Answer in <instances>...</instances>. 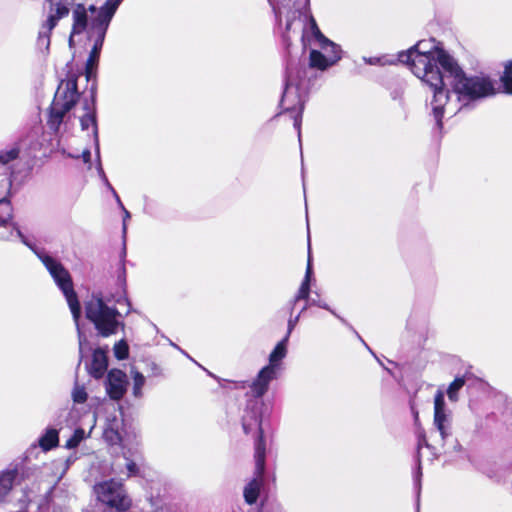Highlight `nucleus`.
Masks as SVG:
<instances>
[{"mask_svg":"<svg viewBox=\"0 0 512 512\" xmlns=\"http://www.w3.org/2000/svg\"><path fill=\"white\" fill-rule=\"evenodd\" d=\"M366 63L370 64V65H384L386 64L387 62L386 61H383L382 58H378V57H373V58H365L364 59Z\"/></svg>","mask_w":512,"mask_h":512,"instance_id":"obj_33","label":"nucleus"},{"mask_svg":"<svg viewBox=\"0 0 512 512\" xmlns=\"http://www.w3.org/2000/svg\"><path fill=\"white\" fill-rule=\"evenodd\" d=\"M14 238H20L21 241L29 246L32 251H35V248L32 247L22 235L21 231L16 227V225L12 222V215L10 219L5 224L0 223V239L1 240H13Z\"/></svg>","mask_w":512,"mask_h":512,"instance_id":"obj_17","label":"nucleus"},{"mask_svg":"<svg viewBox=\"0 0 512 512\" xmlns=\"http://www.w3.org/2000/svg\"><path fill=\"white\" fill-rule=\"evenodd\" d=\"M278 372L264 366L257 374L250 385L251 392L255 399L248 402L243 415L242 425L245 433L257 432L263 435L261 429L263 401L261 397L268 391L271 381L277 378Z\"/></svg>","mask_w":512,"mask_h":512,"instance_id":"obj_7","label":"nucleus"},{"mask_svg":"<svg viewBox=\"0 0 512 512\" xmlns=\"http://www.w3.org/2000/svg\"><path fill=\"white\" fill-rule=\"evenodd\" d=\"M59 436L56 429H47L45 434L39 439V445L43 450H49L58 445Z\"/></svg>","mask_w":512,"mask_h":512,"instance_id":"obj_19","label":"nucleus"},{"mask_svg":"<svg viewBox=\"0 0 512 512\" xmlns=\"http://www.w3.org/2000/svg\"><path fill=\"white\" fill-rule=\"evenodd\" d=\"M119 6L120 0H110L99 8L95 5L86 7L83 4H77L72 11V30L69 45L72 47L75 37L82 34H86L93 41V47L86 63L88 80L93 74V69L97 66L106 32Z\"/></svg>","mask_w":512,"mask_h":512,"instance_id":"obj_3","label":"nucleus"},{"mask_svg":"<svg viewBox=\"0 0 512 512\" xmlns=\"http://www.w3.org/2000/svg\"><path fill=\"white\" fill-rule=\"evenodd\" d=\"M94 490L98 500L116 512H126L132 505L123 485L115 480L99 483Z\"/></svg>","mask_w":512,"mask_h":512,"instance_id":"obj_9","label":"nucleus"},{"mask_svg":"<svg viewBox=\"0 0 512 512\" xmlns=\"http://www.w3.org/2000/svg\"><path fill=\"white\" fill-rule=\"evenodd\" d=\"M127 375L118 369H113L108 373L106 382V391L111 399L120 400L127 391Z\"/></svg>","mask_w":512,"mask_h":512,"instance_id":"obj_12","label":"nucleus"},{"mask_svg":"<svg viewBox=\"0 0 512 512\" xmlns=\"http://www.w3.org/2000/svg\"><path fill=\"white\" fill-rule=\"evenodd\" d=\"M109 302L110 299L102 293L92 294L85 302L86 318L94 324L103 337L115 334L121 325L119 312L114 306L109 305Z\"/></svg>","mask_w":512,"mask_h":512,"instance_id":"obj_8","label":"nucleus"},{"mask_svg":"<svg viewBox=\"0 0 512 512\" xmlns=\"http://www.w3.org/2000/svg\"><path fill=\"white\" fill-rule=\"evenodd\" d=\"M129 348L124 340L117 342L114 345L115 357L119 360H124L128 357Z\"/></svg>","mask_w":512,"mask_h":512,"instance_id":"obj_28","label":"nucleus"},{"mask_svg":"<svg viewBox=\"0 0 512 512\" xmlns=\"http://www.w3.org/2000/svg\"><path fill=\"white\" fill-rule=\"evenodd\" d=\"M79 93L77 91V79L71 76L62 80L58 85L49 111L47 125L50 130L57 133L61 124L67 125L72 116L78 118L82 130H88L91 126L95 137V149L99 158V143L97 138V126L95 118L94 100H84L82 106H76Z\"/></svg>","mask_w":512,"mask_h":512,"instance_id":"obj_4","label":"nucleus"},{"mask_svg":"<svg viewBox=\"0 0 512 512\" xmlns=\"http://www.w3.org/2000/svg\"><path fill=\"white\" fill-rule=\"evenodd\" d=\"M312 278V266H311V259L308 258L307 268L305 277L296 293L294 298L291 300V309H293L294 305L300 301V300H310V282Z\"/></svg>","mask_w":512,"mask_h":512,"instance_id":"obj_15","label":"nucleus"},{"mask_svg":"<svg viewBox=\"0 0 512 512\" xmlns=\"http://www.w3.org/2000/svg\"><path fill=\"white\" fill-rule=\"evenodd\" d=\"M126 469H127V477L136 475L138 472V468L133 461H128L126 463Z\"/></svg>","mask_w":512,"mask_h":512,"instance_id":"obj_32","label":"nucleus"},{"mask_svg":"<svg viewBox=\"0 0 512 512\" xmlns=\"http://www.w3.org/2000/svg\"><path fill=\"white\" fill-rule=\"evenodd\" d=\"M269 2L272 5V7L274 8V0H269ZM290 6H293V0H291Z\"/></svg>","mask_w":512,"mask_h":512,"instance_id":"obj_37","label":"nucleus"},{"mask_svg":"<svg viewBox=\"0 0 512 512\" xmlns=\"http://www.w3.org/2000/svg\"><path fill=\"white\" fill-rule=\"evenodd\" d=\"M108 360L106 351L102 348H98L94 351L92 357V363L90 366V373L95 378H101L107 370Z\"/></svg>","mask_w":512,"mask_h":512,"instance_id":"obj_14","label":"nucleus"},{"mask_svg":"<svg viewBox=\"0 0 512 512\" xmlns=\"http://www.w3.org/2000/svg\"><path fill=\"white\" fill-rule=\"evenodd\" d=\"M69 157L71 158H78L79 156L78 155H74V154H68Z\"/></svg>","mask_w":512,"mask_h":512,"instance_id":"obj_38","label":"nucleus"},{"mask_svg":"<svg viewBox=\"0 0 512 512\" xmlns=\"http://www.w3.org/2000/svg\"><path fill=\"white\" fill-rule=\"evenodd\" d=\"M11 216V204L6 199H0V223L5 224Z\"/></svg>","mask_w":512,"mask_h":512,"instance_id":"obj_27","label":"nucleus"},{"mask_svg":"<svg viewBox=\"0 0 512 512\" xmlns=\"http://www.w3.org/2000/svg\"><path fill=\"white\" fill-rule=\"evenodd\" d=\"M299 319H300V314L296 315L295 317H290V319L288 320V330H287V334H286V336H288V338L290 337L291 332L297 325Z\"/></svg>","mask_w":512,"mask_h":512,"instance_id":"obj_31","label":"nucleus"},{"mask_svg":"<svg viewBox=\"0 0 512 512\" xmlns=\"http://www.w3.org/2000/svg\"><path fill=\"white\" fill-rule=\"evenodd\" d=\"M72 397L76 403H84L87 399V393L84 387L76 385L72 392Z\"/></svg>","mask_w":512,"mask_h":512,"instance_id":"obj_29","label":"nucleus"},{"mask_svg":"<svg viewBox=\"0 0 512 512\" xmlns=\"http://www.w3.org/2000/svg\"><path fill=\"white\" fill-rule=\"evenodd\" d=\"M506 93L512 94V59L504 64V71L500 77Z\"/></svg>","mask_w":512,"mask_h":512,"instance_id":"obj_21","label":"nucleus"},{"mask_svg":"<svg viewBox=\"0 0 512 512\" xmlns=\"http://www.w3.org/2000/svg\"><path fill=\"white\" fill-rule=\"evenodd\" d=\"M15 478H16L15 471H4V472L0 473V501L12 489Z\"/></svg>","mask_w":512,"mask_h":512,"instance_id":"obj_18","label":"nucleus"},{"mask_svg":"<svg viewBox=\"0 0 512 512\" xmlns=\"http://www.w3.org/2000/svg\"><path fill=\"white\" fill-rule=\"evenodd\" d=\"M287 344H288V336H285L281 341L277 343L274 349L271 351L269 355V363L266 365L272 370L279 372L281 369L282 360L287 355Z\"/></svg>","mask_w":512,"mask_h":512,"instance_id":"obj_13","label":"nucleus"},{"mask_svg":"<svg viewBox=\"0 0 512 512\" xmlns=\"http://www.w3.org/2000/svg\"><path fill=\"white\" fill-rule=\"evenodd\" d=\"M36 255L41 260L43 265L49 271L50 275L54 279L56 285L63 292L66 301L71 310L77 332H78V341H79V353L82 356L84 346L87 343L86 336L80 329L79 319L81 315V307L78 301V297L74 291L73 283L71 276L67 269L55 258L49 256L43 251H36Z\"/></svg>","mask_w":512,"mask_h":512,"instance_id":"obj_5","label":"nucleus"},{"mask_svg":"<svg viewBox=\"0 0 512 512\" xmlns=\"http://www.w3.org/2000/svg\"><path fill=\"white\" fill-rule=\"evenodd\" d=\"M103 437L110 445L123 444V439L117 428L109 425L103 432Z\"/></svg>","mask_w":512,"mask_h":512,"instance_id":"obj_22","label":"nucleus"},{"mask_svg":"<svg viewBox=\"0 0 512 512\" xmlns=\"http://www.w3.org/2000/svg\"><path fill=\"white\" fill-rule=\"evenodd\" d=\"M266 447L263 435H258L255 443V473L254 478L244 488V498L248 504H254L259 496L265 470Z\"/></svg>","mask_w":512,"mask_h":512,"instance_id":"obj_10","label":"nucleus"},{"mask_svg":"<svg viewBox=\"0 0 512 512\" xmlns=\"http://www.w3.org/2000/svg\"><path fill=\"white\" fill-rule=\"evenodd\" d=\"M81 157L85 163H90V159H91L90 150L89 149L83 150Z\"/></svg>","mask_w":512,"mask_h":512,"instance_id":"obj_34","label":"nucleus"},{"mask_svg":"<svg viewBox=\"0 0 512 512\" xmlns=\"http://www.w3.org/2000/svg\"><path fill=\"white\" fill-rule=\"evenodd\" d=\"M422 445H426V446L428 445L424 435L419 437V440H418V450L421 449Z\"/></svg>","mask_w":512,"mask_h":512,"instance_id":"obj_35","label":"nucleus"},{"mask_svg":"<svg viewBox=\"0 0 512 512\" xmlns=\"http://www.w3.org/2000/svg\"><path fill=\"white\" fill-rule=\"evenodd\" d=\"M124 458H126V461H130L129 458H127V455H124Z\"/></svg>","mask_w":512,"mask_h":512,"instance_id":"obj_40","label":"nucleus"},{"mask_svg":"<svg viewBox=\"0 0 512 512\" xmlns=\"http://www.w3.org/2000/svg\"><path fill=\"white\" fill-rule=\"evenodd\" d=\"M465 379L463 377L456 378L448 387L447 395L451 401L458 400V391L464 386Z\"/></svg>","mask_w":512,"mask_h":512,"instance_id":"obj_26","label":"nucleus"},{"mask_svg":"<svg viewBox=\"0 0 512 512\" xmlns=\"http://www.w3.org/2000/svg\"><path fill=\"white\" fill-rule=\"evenodd\" d=\"M413 74L433 92L432 111L441 126L444 114L455 115L470 102L495 94L492 81L484 76H467L456 60L434 39L420 40L398 54Z\"/></svg>","mask_w":512,"mask_h":512,"instance_id":"obj_1","label":"nucleus"},{"mask_svg":"<svg viewBox=\"0 0 512 512\" xmlns=\"http://www.w3.org/2000/svg\"><path fill=\"white\" fill-rule=\"evenodd\" d=\"M19 153L20 148L18 144H14L10 148L0 151V163L4 165L10 163L18 158Z\"/></svg>","mask_w":512,"mask_h":512,"instance_id":"obj_23","label":"nucleus"},{"mask_svg":"<svg viewBox=\"0 0 512 512\" xmlns=\"http://www.w3.org/2000/svg\"><path fill=\"white\" fill-rule=\"evenodd\" d=\"M434 426L443 442L452 435L451 413L446 409L444 393L438 390L434 397Z\"/></svg>","mask_w":512,"mask_h":512,"instance_id":"obj_11","label":"nucleus"},{"mask_svg":"<svg viewBox=\"0 0 512 512\" xmlns=\"http://www.w3.org/2000/svg\"><path fill=\"white\" fill-rule=\"evenodd\" d=\"M274 0V12L280 26L284 25L283 40L289 45L291 34L301 33L303 49L311 47L309 65L321 71L335 65L342 57L340 46L320 31L309 9V0Z\"/></svg>","mask_w":512,"mask_h":512,"instance_id":"obj_2","label":"nucleus"},{"mask_svg":"<svg viewBox=\"0 0 512 512\" xmlns=\"http://www.w3.org/2000/svg\"><path fill=\"white\" fill-rule=\"evenodd\" d=\"M124 458H126V461H130L129 458H127V455H124Z\"/></svg>","mask_w":512,"mask_h":512,"instance_id":"obj_39","label":"nucleus"},{"mask_svg":"<svg viewBox=\"0 0 512 512\" xmlns=\"http://www.w3.org/2000/svg\"><path fill=\"white\" fill-rule=\"evenodd\" d=\"M110 0H106L105 3H108ZM123 0H120V4L122 3Z\"/></svg>","mask_w":512,"mask_h":512,"instance_id":"obj_41","label":"nucleus"},{"mask_svg":"<svg viewBox=\"0 0 512 512\" xmlns=\"http://www.w3.org/2000/svg\"><path fill=\"white\" fill-rule=\"evenodd\" d=\"M131 374L133 377L132 393L136 398H139L142 396V388L145 384V377L143 376V374L136 370L132 371Z\"/></svg>","mask_w":512,"mask_h":512,"instance_id":"obj_24","label":"nucleus"},{"mask_svg":"<svg viewBox=\"0 0 512 512\" xmlns=\"http://www.w3.org/2000/svg\"><path fill=\"white\" fill-rule=\"evenodd\" d=\"M305 74V68L292 65L287 68L285 88L280 102L281 107L285 111L292 113L294 127L297 129L299 136L304 101L307 93Z\"/></svg>","mask_w":512,"mask_h":512,"instance_id":"obj_6","label":"nucleus"},{"mask_svg":"<svg viewBox=\"0 0 512 512\" xmlns=\"http://www.w3.org/2000/svg\"><path fill=\"white\" fill-rule=\"evenodd\" d=\"M309 302H310V300H307V301L305 302L304 306L302 307V309H301V311H300V313H299L300 315H301L304 311H306L309 307H311V306H312Z\"/></svg>","mask_w":512,"mask_h":512,"instance_id":"obj_36","label":"nucleus"},{"mask_svg":"<svg viewBox=\"0 0 512 512\" xmlns=\"http://www.w3.org/2000/svg\"><path fill=\"white\" fill-rule=\"evenodd\" d=\"M98 172H99L100 177L104 180V182L108 186V188L112 191L113 195L115 196V198L117 200L118 205L122 208V210L124 212L123 231L125 232L126 231V221L130 218V213L124 208V206H123L119 196L117 195L116 191L113 189V187L108 182V179H107V177H106V175H105V173L103 171V168H102L100 162L98 163Z\"/></svg>","mask_w":512,"mask_h":512,"instance_id":"obj_20","label":"nucleus"},{"mask_svg":"<svg viewBox=\"0 0 512 512\" xmlns=\"http://www.w3.org/2000/svg\"><path fill=\"white\" fill-rule=\"evenodd\" d=\"M89 434H86L82 428L74 431L73 435L67 440L65 446L68 449L76 448Z\"/></svg>","mask_w":512,"mask_h":512,"instance_id":"obj_25","label":"nucleus"},{"mask_svg":"<svg viewBox=\"0 0 512 512\" xmlns=\"http://www.w3.org/2000/svg\"><path fill=\"white\" fill-rule=\"evenodd\" d=\"M14 238H20L21 241L29 246L32 251H35V248L32 247L22 235L21 231L16 227V225L12 222V215L10 219L5 224L0 223V239L1 240H13Z\"/></svg>","mask_w":512,"mask_h":512,"instance_id":"obj_16","label":"nucleus"},{"mask_svg":"<svg viewBox=\"0 0 512 512\" xmlns=\"http://www.w3.org/2000/svg\"><path fill=\"white\" fill-rule=\"evenodd\" d=\"M309 303L312 306H318L320 308L330 311L333 315H335L337 318H339L342 322H345V320L343 318H341L339 315H337L334 310H332L325 302L321 301L320 299L310 298Z\"/></svg>","mask_w":512,"mask_h":512,"instance_id":"obj_30","label":"nucleus"}]
</instances>
